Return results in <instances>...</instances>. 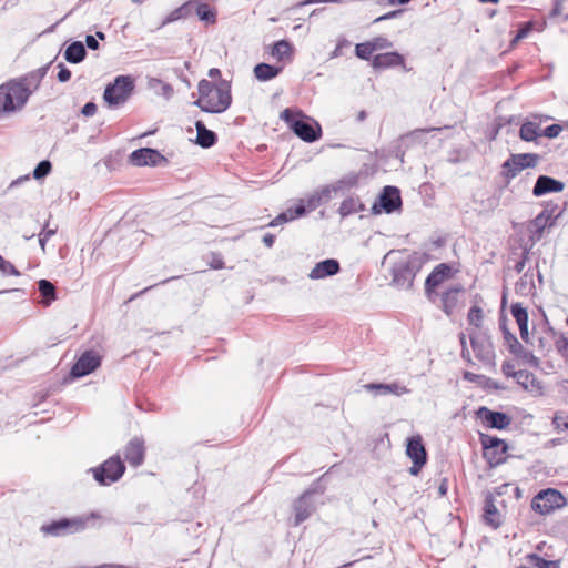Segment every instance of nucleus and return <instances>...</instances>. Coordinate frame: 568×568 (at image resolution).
Listing matches in <instances>:
<instances>
[{"label":"nucleus","mask_w":568,"mask_h":568,"mask_svg":"<svg viewBox=\"0 0 568 568\" xmlns=\"http://www.w3.org/2000/svg\"><path fill=\"white\" fill-rule=\"evenodd\" d=\"M63 57L69 63L78 64L87 57L85 45L81 41H73L65 48Z\"/></svg>","instance_id":"obj_29"},{"label":"nucleus","mask_w":568,"mask_h":568,"mask_svg":"<svg viewBox=\"0 0 568 568\" xmlns=\"http://www.w3.org/2000/svg\"><path fill=\"white\" fill-rule=\"evenodd\" d=\"M557 348L564 356H568V337H561L557 341Z\"/></svg>","instance_id":"obj_58"},{"label":"nucleus","mask_w":568,"mask_h":568,"mask_svg":"<svg viewBox=\"0 0 568 568\" xmlns=\"http://www.w3.org/2000/svg\"><path fill=\"white\" fill-rule=\"evenodd\" d=\"M459 338H460V344H462V347H463L462 356H463L464 359H467L469 362L470 361V355H469V351L466 348V336H465V334L462 333Z\"/></svg>","instance_id":"obj_61"},{"label":"nucleus","mask_w":568,"mask_h":568,"mask_svg":"<svg viewBox=\"0 0 568 568\" xmlns=\"http://www.w3.org/2000/svg\"><path fill=\"white\" fill-rule=\"evenodd\" d=\"M375 51H374V49H373V47H372L369 41L363 42V43H358L355 47V53L362 60H369V58L372 57V54Z\"/></svg>","instance_id":"obj_46"},{"label":"nucleus","mask_w":568,"mask_h":568,"mask_svg":"<svg viewBox=\"0 0 568 568\" xmlns=\"http://www.w3.org/2000/svg\"><path fill=\"white\" fill-rule=\"evenodd\" d=\"M314 490L304 491L293 504L295 513L294 526L301 525L305 521L315 510V504L313 500Z\"/></svg>","instance_id":"obj_18"},{"label":"nucleus","mask_w":568,"mask_h":568,"mask_svg":"<svg viewBox=\"0 0 568 568\" xmlns=\"http://www.w3.org/2000/svg\"><path fill=\"white\" fill-rule=\"evenodd\" d=\"M58 68H59V72H58L57 77H58L59 82L69 81L71 78V71L63 63H59Z\"/></svg>","instance_id":"obj_55"},{"label":"nucleus","mask_w":568,"mask_h":568,"mask_svg":"<svg viewBox=\"0 0 568 568\" xmlns=\"http://www.w3.org/2000/svg\"><path fill=\"white\" fill-rule=\"evenodd\" d=\"M51 170H52L51 162L49 160H42L37 164V166L33 170V173H32L33 179L42 180L50 174Z\"/></svg>","instance_id":"obj_43"},{"label":"nucleus","mask_w":568,"mask_h":568,"mask_svg":"<svg viewBox=\"0 0 568 568\" xmlns=\"http://www.w3.org/2000/svg\"><path fill=\"white\" fill-rule=\"evenodd\" d=\"M510 312L515 321L520 320L525 316V314H528L526 307L523 306L521 303H515L510 307Z\"/></svg>","instance_id":"obj_52"},{"label":"nucleus","mask_w":568,"mask_h":568,"mask_svg":"<svg viewBox=\"0 0 568 568\" xmlns=\"http://www.w3.org/2000/svg\"><path fill=\"white\" fill-rule=\"evenodd\" d=\"M480 440L483 444L485 452V456L488 458L490 466L499 465L504 462L503 455L507 452V444L505 440L491 436V435H480Z\"/></svg>","instance_id":"obj_13"},{"label":"nucleus","mask_w":568,"mask_h":568,"mask_svg":"<svg viewBox=\"0 0 568 568\" xmlns=\"http://www.w3.org/2000/svg\"><path fill=\"white\" fill-rule=\"evenodd\" d=\"M540 155L536 153H518L511 154L503 164V175L507 183L523 170L536 168L539 163Z\"/></svg>","instance_id":"obj_8"},{"label":"nucleus","mask_w":568,"mask_h":568,"mask_svg":"<svg viewBox=\"0 0 568 568\" xmlns=\"http://www.w3.org/2000/svg\"><path fill=\"white\" fill-rule=\"evenodd\" d=\"M191 2H195L193 12L195 11L201 21L206 23H214L216 21V11L207 3L199 0H191Z\"/></svg>","instance_id":"obj_32"},{"label":"nucleus","mask_w":568,"mask_h":568,"mask_svg":"<svg viewBox=\"0 0 568 568\" xmlns=\"http://www.w3.org/2000/svg\"><path fill=\"white\" fill-rule=\"evenodd\" d=\"M367 390L375 392L376 395H395L402 396L408 394L409 389L399 383H371L364 386Z\"/></svg>","instance_id":"obj_26"},{"label":"nucleus","mask_w":568,"mask_h":568,"mask_svg":"<svg viewBox=\"0 0 568 568\" xmlns=\"http://www.w3.org/2000/svg\"><path fill=\"white\" fill-rule=\"evenodd\" d=\"M91 50H98L99 49V41L94 36L88 34L85 37V44Z\"/></svg>","instance_id":"obj_59"},{"label":"nucleus","mask_w":568,"mask_h":568,"mask_svg":"<svg viewBox=\"0 0 568 568\" xmlns=\"http://www.w3.org/2000/svg\"><path fill=\"white\" fill-rule=\"evenodd\" d=\"M534 288V274L530 271L525 272L515 285L516 293L525 296L529 295Z\"/></svg>","instance_id":"obj_35"},{"label":"nucleus","mask_w":568,"mask_h":568,"mask_svg":"<svg viewBox=\"0 0 568 568\" xmlns=\"http://www.w3.org/2000/svg\"><path fill=\"white\" fill-rule=\"evenodd\" d=\"M557 206H546L541 213H539L532 221H531V232L534 236H537L538 239L541 237L542 232L546 227L552 226L555 220L559 217L560 212L557 211Z\"/></svg>","instance_id":"obj_19"},{"label":"nucleus","mask_w":568,"mask_h":568,"mask_svg":"<svg viewBox=\"0 0 568 568\" xmlns=\"http://www.w3.org/2000/svg\"><path fill=\"white\" fill-rule=\"evenodd\" d=\"M467 318L470 325L479 327L483 321V310L476 305L470 307Z\"/></svg>","instance_id":"obj_47"},{"label":"nucleus","mask_w":568,"mask_h":568,"mask_svg":"<svg viewBox=\"0 0 568 568\" xmlns=\"http://www.w3.org/2000/svg\"><path fill=\"white\" fill-rule=\"evenodd\" d=\"M565 505V496L554 488L540 490L531 500V509L540 515H548Z\"/></svg>","instance_id":"obj_7"},{"label":"nucleus","mask_w":568,"mask_h":568,"mask_svg":"<svg viewBox=\"0 0 568 568\" xmlns=\"http://www.w3.org/2000/svg\"><path fill=\"white\" fill-rule=\"evenodd\" d=\"M561 131L562 126L560 124H551L544 130V135L549 139H554L557 138Z\"/></svg>","instance_id":"obj_53"},{"label":"nucleus","mask_w":568,"mask_h":568,"mask_svg":"<svg viewBox=\"0 0 568 568\" xmlns=\"http://www.w3.org/2000/svg\"><path fill=\"white\" fill-rule=\"evenodd\" d=\"M101 365V356L93 349L84 351L70 371L72 378H80L93 373Z\"/></svg>","instance_id":"obj_11"},{"label":"nucleus","mask_w":568,"mask_h":568,"mask_svg":"<svg viewBox=\"0 0 568 568\" xmlns=\"http://www.w3.org/2000/svg\"><path fill=\"white\" fill-rule=\"evenodd\" d=\"M195 129H196V139L195 143L199 144L202 148H211L213 146L217 141V135L215 132L209 130L205 124L197 120L195 122Z\"/></svg>","instance_id":"obj_28"},{"label":"nucleus","mask_w":568,"mask_h":568,"mask_svg":"<svg viewBox=\"0 0 568 568\" xmlns=\"http://www.w3.org/2000/svg\"><path fill=\"white\" fill-rule=\"evenodd\" d=\"M357 183V178L355 175L343 178L338 181H336L333 184H329V187L332 189V192L338 193L343 192L346 189L353 187Z\"/></svg>","instance_id":"obj_41"},{"label":"nucleus","mask_w":568,"mask_h":568,"mask_svg":"<svg viewBox=\"0 0 568 568\" xmlns=\"http://www.w3.org/2000/svg\"><path fill=\"white\" fill-rule=\"evenodd\" d=\"M95 513H91L89 516H78L73 518H60L53 520L50 524L43 525L41 531L50 536H65L83 531L87 528V524L90 519L97 518Z\"/></svg>","instance_id":"obj_4"},{"label":"nucleus","mask_w":568,"mask_h":568,"mask_svg":"<svg viewBox=\"0 0 568 568\" xmlns=\"http://www.w3.org/2000/svg\"><path fill=\"white\" fill-rule=\"evenodd\" d=\"M214 89H216V84L205 79L201 80L197 84L200 97L195 102L207 103L205 99L214 91Z\"/></svg>","instance_id":"obj_40"},{"label":"nucleus","mask_w":568,"mask_h":568,"mask_svg":"<svg viewBox=\"0 0 568 568\" xmlns=\"http://www.w3.org/2000/svg\"><path fill=\"white\" fill-rule=\"evenodd\" d=\"M97 112V104L94 102H87L81 110L84 116H92Z\"/></svg>","instance_id":"obj_57"},{"label":"nucleus","mask_w":568,"mask_h":568,"mask_svg":"<svg viewBox=\"0 0 568 568\" xmlns=\"http://www.w3.org/2000/svg\"><path fill=\"white\" fill-rule=\"evenodd\" d=\"M437 130H439V129L438 128L416 129L406 134H403L399 138L398 145L396 146V158L400 159V161L403 162L405 151L408 148H410L415 144L426 143L427 133L437 131Z\"/></svg>","instance_id":"obj_17"},{"label":"nucleus","mask_w":568,"mask_h":568,"mask_svg":"<svg viewBox=\"0 0 568 568\" xmlns=\"http://www.w3.org/2000/svg\"><path fill=\"white\" fill-rule=\"evenodd\" d=\"M526 261H527V253H524L523 257L515 265V271L517 273H521L524 271Z\"/></svg>","instance_id":"obj_63"},{"label":"nucleus","mask_w":568,"mask_h":568,"mask_svg":"<svg viewBox=\"0 0 568 568\" xmlns=\"http://www.w3.org/2000/svg\"><path fill=\"white\" fill-rule=\"evenodd\" d=\"M564 189V182L548 175H539L534 185L532 194L539 197L548 193L561 192Z\"/></svg>","instance_id":"obj_22"},{"label":"nucleus","mask_w":568,"mask_h":568,"mask_svg":"<svg viewBox=\"0 0 568 568\" xmlns=\"http://www.w3.org/2000/svg\"><path fill=\"white\" fill-rule=\"evenodd\" d=\"M291 52H292L291 43L286 40H278L274 43L271 54L273 58L281 61L285 57L290 55Z\"/></svg>","instance_id":"obj_38"},{"label":"nucleus","mask_w":568,"mask_h":568,"mask_svg":"<svg viewBox=\"0 0 568 568\" xmlns=\"http://www.w3.org/2000/svg\"><path fill=\"white\" fill-rule=\"evenodd\" d=\"M51 65V62L48 63L47 65L44 67H41L39 69H36L29 73H27L26 75L17 79L23 88H27L29 90V93L31 94L33 91H36L42 79L45 77L49 68Z\"/></svg>","instance_id":"obj_27"},{"label":"nucleus","mask_w":568,"mask_h":568,"mask_svg":"<svg viewBox=\"0 0 568 568\" xmlns=\"http://www.w3.org/2000/svg\"><path fill=\"white\" fill-rule=\"evenodd\" d=\"M540 135L539 125L535 122H524L519 129L520 139L527 142L535 141Z\"/></svg>","instance_id":"obj_37"},{"label":"nucleus","mask_w":568,"mask_h":568,"mask_svg":"<svg viewBox=\"0 0 568 568\" xmlns=\"http://www.w3.org/2000/svg\"><path fill=\"white\" fill-rule=\"evenodd\" d=\"M513 377L525 389H528L529 385L535 382V375L526 369H520V371H517L516 373H513Z\"/></svg>","instance_id":"obj_42"},{"label":"nucleus","mask_w":568,"mask_h":568,"mask_svg":"<svg viewBox=\"0 0 568 568\" xmlns=\"http://www.w3.org/2000/svg\"><path fill=\"white\" fill-rule=\"evenodd\" d=\"M195 2L187 1L175 10L171 11L163 21V24H168L180 19L190 17L193 13Z\"/></svg>","instance_id":"obj_33"},{"label":"nucleus","mask_w":568,"mask_h":568,"mask_svg":"<svg viewBox=\"0 0 568 568\" xmlns=\"http://www.w3.org/2000/svg\"><path fill=\"white\" fill-rule=\"evenodd\" d=\"M365 206L357 197H348L341 203L338 213L342 217L364 211Z\"/></svg>","instance_id":"obj_34"},{"label":"nucleus","mask_w":568,"mask_h":568,"mask_svg":"<svg viewBox=\"0 0 568 568\" xmlns=\"http://www.w3.org/2000/svg\"><path fill=\"white\" fill-rule=\"evenodd\" d=\"M93 478L102 486L118 481L125 471V466L119 456H113L95 468H91Z\"/></svg>","instance_id":"obj_6"},{"label":"nucleus","mask_w":568,"mask_h":568,"mask_svg":"<svg viewBox=\"0 0 568 568\" xmlns=\"http://www.w3.org/2000/svg\"><path fill=\"white\" fill-rule=\"evenodd\" d=\"M469 338L476 357L485 364H491L495 352L490 337L485 333L473 332L469 334Z\"/></svg>","instance_id":"obj_12"},{"label":"nucleus","mask_w":568,"mask_h":568,"mask_svg":"<svg viewBox=\"0 0 568 568\" xmlns=\"http://www.w3.org/2000/svg\"><path fill=\"white\" fill-rule=\"evenodd\" d=\"M406 455L413 463V466L409 468V473L413 476H417L427 462V452L420 435H415L407 439Z\"/></svg>","instance_id":"obj_10"},{"label":"nucleus","mask_w":568,"mask_h":568,"mask_svg":"<svg viewBox=\"0 0 568 568\" xmlns=\"http://www.w3.org/2000/svg\"><path fill=\"white\" fill-rule=\"evenodd\" d=\"M29 90L17 80L0 85V113H10L22 109L30 98Z\"/></svg>","instance_id":"obj_1"},{"label":"nucleus","mask_w":568,"mask_h":568,"mask_svg":"<svg viewBox=\"0 0 568 568\" xmlns=\"http://www.w3.org/2000/svg\"><path fill=\"white\" fill-rule=\"evenodd\" d=\"M501 369L504 374H506L507 376H513V373L517 372L514 371V364H511L510 362H505L501 366Z\"/></svg>","instance_id":"obj_64"},{"label":"nucleus","mask_w":568,"mask_h":568,"mask_svg":"<svg viewBox=\"0 0 568 568\" xmlns=\"http://www.w3.org/2000/svg\"><path fill=\"white\" fill-rule=\"evenodd\" d=\"M403 13V10H395V11H390L384 16H381L378 18L375 19V22H378V21H382V20H388V19H392V18H395L399 14Z\"/></svg>","instance_id":"obj_62"},{"label":"nucleus","mask_w":568,"mask_h":568,"mask_svg":"<svg viewBox=\"0 0 568 568\" xmlns=\"http://www.w3.org/2000/svg\"><path fill=\"white\" fill-rule=\"evenodd\" d=\"M152 83L158 84L161 87L160 94L165 98L166 100H170L174 93V89L171 84L163 82L160 79H153Z\"/></svg>","instance_id":"obj_49"},{"label":"nucleus","mask_w":568,"mask_h":568,"mask_svg":"<svg viewBox=\"0 0 568 568\" xmlns=\"http://www.w3.org/2000/svg\"><path fill=\"white\" fill-rule=\"evenodd\" d=\"M144 442L139 437L132 438L124 448L125 460L134 467L142 465L144 460Z\"/></svg>","instance_id":"obj_23"},{"label":"nucleus","mask_w":568,"mask_h":568,"mask_svg":"<svg viewBox=\"0 0 568 568\" xmlns=\"http://www.w3.org/2000/svg\"><path fill=\"white\" fill-rule=\"evenodd\" d=\"M465 293V288L460 284H455L450 287H448L445 292H443L440 296L442 311L450 316L454 311L459 306L462 296Z\"/></svg>","instance_id":"obj_20"},{"label":"nucleus","mask_w":568,"mask_h":568,"mask_svg":"<svg viewBox=\"0 0 568 568\" xmlns=\"http://www.w3.org/2000/svg\"><path fill=\"white\" fill-rule=\"evenodd\" d=\"M341 271L339 262L335 258H327L315 264L308 274L311 280H322L336 275Z\"/></svg>","instance_id":"obj_24"},{"label":"nucleus","mask_w":568,"mask_h":568,"mask_svg":"<svg viewBox=\"0 0 568 568\" xmlns=\"http://www.w3.org/2000/svg\"><path fill=\"white\" fill-rule=\"evenodd\" d=\"M416 275L415 267L409 263H397L393 267V284L399 288H410Z\"/></svg>","instance_id":"obj_21"},{"label":"nucleus","mask_w":568,"mask_h":568,"mask_svg":"<svg viewBox=\"0 0 568 568\" xmlns=\"http://www.w3.org/2000/svg\"><path fill=\"white\" fill-rule=\"evenodd\" d=\"M402 206L400 191L396 186L387 185L383 189L378 199L372 206V213L377 215L383 212L390 214Z\"/></svg>","instance_id":"obj_9"},{"label":"nucleus","mask_w":568,"mask_h":568,"mask_svg":"<svg viewBox=\"0 0 568 568\" xmlns=\"http://www.w3.org/2000/svg\"><path fill=\"white\" fill-rule=\"evenodd\" d=\"M484 511H485L484 517H485L486 524H488L489 526H491L494 528H497L500 526L501 523L499 519V514L494 504V498L490 495L487 496L485 499Z\"/></svg>","instance_id":"obj_31"},{"label":"nucleus","mask_w":568,"mask_h":568,"mask_svg":"<svg viewBox=\"0 0 568 568\" xmlns=\"http://www.w3.org/2000/svg\"><path fill=\"white\" fill-rule=\"evenodd\" d=\"M207 103L194 102V105L199 106L203 112L206 113H222L226 111L232 103L231 84L226 80H221L216 84V89L205 99Z\"/></svg>","instance_id":"obj_5"},{"label":"nucleus","mask_w":568,"mask_h":568,"mask_svg":"<svg viewBox=\"0 0 568 568\" xmlns=\"http://www.w3.org/2000/svg\"><path fill=\"white\" fill-rule=\"evenodd\" d=\"M372 65L375 69H386L397 65H402L404 69H406L404 57L396 51L374 55Z\"/></svg>","instance_id":"obj_25"},{"label":"nucleus","mask_w":568,"mask_h":568,"mask_svg":"<svg viewBox=\"0 0 568 568\" xmlns=\"http://www.w3.org/2000/svg\"><path fill=\"white\" fill-rule=\"evenodd\" d=\"M565 0H554V8L550 12V17H557L562 13V3Z\"/></svg>","instance_id":"obj_60"},{"label":"nucleus","mask_w":568,"mask_h":568,"mask_svg":"<svg viewBox=\"0 0 568 568\" xmlns=\"http://www.w3.org/2000/svg\"><path fill=\"white\" fill-rule=\"evenodd\" d=\"M290 214V219L294 220L300 216H303L306 212H310L307 206L304 203V200H300L298 204H296L294 207H291L287 210Z\"/></svg>","instance_id":"obj_48"},{"label":"nucleus","mask_w":568,"mask_h":568,"mask_svg":"<svg viewBox=\"0 0 568 568\" xmlns=\"http://www.w3.org/2000/svg\"><path fill=\"white\" fill-rule=\"evenodd\" d=\"M134 91V79L131 75H118L103 92V100L111 109L123 105Z\"/></svg>","instance_id":"obj_3"},{"label":"nucleus","mask_w":568,"mask_h":568,"mask_svg":"<svg viewBox=\"0 0 568 568\" xmlns=\"http://www.w3.org/2000/svg\"><path fill=\"white\" fill-rule=\"evenodd\" d=\"M282 71L281 67L272 65L268 63H258L254 67V75L260 81H270L276 78Z\"/></svg>","instance_id":"obj_30"},{"label":"nucleus","mask_w":568,"mask_h":568,"mask_svg":"<svg viewBox=\"0 0 568 568\" xmlns=\"http://www.w3.org/2000/svg\"><path fill=\"white\" fill-rule=\"evenodd\" d=\"M374 51L388 49L393 47V43L385 37H376L369 41Z\"/></svg>","instance_id":"obj_50"},{"label":"nucleus","mask_w":568,"mask_h":568,"mask_svg":"<svg viewBox=\"0 0 568 568\" xmlns=\"http://www.w3.org/2000/svg\"><path fill=\"white\" fill-rule=\"evenodd\" d=\"M288 221H292V219H290V214L286 211V212H283V213L278 214L275 219H273L270 222L268 226L274 227V226H277V225H280L282 223H286Z\"/></svg>","instance_id":"obj_56"},{"label":"nucleus","mask_w":568,"mask_h":568,"mask_svg":"<svg viewBox=\"0 0 568 568\" xmlns=\"http://www.w3.org/2000/svg\"><path fill=\"white\" fill-rule=\"evenodd\" d=\"M476 416L486 425V427L498 430L506 429L511 423L510 416L506 413L491 410L485 406L477 409Z\"/></svg>","instance_id":"obj_16"},{"label":"nucleus","mask_w":568,"mask_h":568,"mask_svg":"<svg viewBox=\"0 0 568 568\" xmlns=\"http://www.w3.org/2000/svg\"><path fill=\"white\" fill-rule=\"evenodd\" d=\"M0 274L2 276L13 275V276H20V271L17 270V267L9 261H7L1 254H0Z\"/></svg>","instance_id":"obj_45"},{"label":"nucleus","mask_w":568,"mask_h":568,"mask_svg":"<svg viewBox=\"0 0 568 568\" xmlns=\"http://www.w3.org/2000/svg\"><path fill=\"white\" fill-rule=\"evenodd\" d=\"M303 200L310 212L323 204L316 191Z\"/></svg>","instance_id":"obj_51"},{"label":"nucleus","mask_w":568,"mask_h":568,"mask_svg":"<svg viewBox=\"0 0 568 568\" xmlns=\"http://www.w3.org/2000/svg\"><path fill=\"white\" fill-rule=\"evenodd\" d=\"M281 119L288 124L294 134L305 142L312 143L321 138V125L317 122L312 121L310 118L301 115L300 119H296L291 109H285L281 113Z\"/></svg>","instance_id":"obj_2"},{"label":"nucleus","mask_w":568,"mask_h":568,"mask_svg":"<svg viewBox=\"0 0 568 568\" xmlns=\"http://www.w3.org/2000/svg\"><path fill=\"white\" fill-rule=\"evenodd\" d=\"M316 193L321 197L322 203H327L332 199V189L329 185H324L321 189L316 190Z\"/></svg>","instance_id":"obj_54"},{"label":"nucleus","mask_w":568,"mask_h":568,"mask_svg":"<svg viewBox=\"0 0 568 568\" xmlns=\"http://www.w3.org/2000/svg\"><path fill=\"white\" fill-rule=\"evenodd\" d=\"M529 558L537 568H560V564L557 560H548L536 554L530 555Z\"/></svg>","instance_id":"obj_44"},{"label":"nucleus","mask_w":568,"mask_h":568,"mask_svg":"<svg viewBox=\"0 0 568 568\" xmlns=\"http://www.w3.org/2000/svg\"><path fill=\"white\" fill-rule=\"evenodd\" d=\"M38 288L43 297L44 305H50L57 298L55 286L50 281L40 280L38 282Z\"/></svg>","instance_id":"obj_36"},{"label":"nucleus","mask_w":568,"mask_h":568,"mask_svg":"<svg viewBox=\"0 0 568 568\" xmlns=\"http://www.w3.org/2000/svg\"><path fill=\"white\" fill-rule=\"evenodd\" d=\"M452 277V267L446 263H440L432 271L425 281V293L429 301L435 302V290L443 282Z\"/></svg>","instance_id":"obj_14"},{"label":"nucleus","mask_w":568,"mask_h":568,"mask_svg":"<svg viewBox=\"0 0 568 568\" xmlns=\"http://www.w3.org/2000/svg\"><path fill=\"white\" fill-rule=\"evenodd\" d=\"M130 162L136 166H159L168 163V160L155 149L141 148L130 154Z\"/></svg>","instance_id":"obj_15"},{"label":"nucleus","mask_w":568,"mask_h":568,"mask_svg":"<svg viewBox=\"0 0 568 568\" xmlns=\"http://www.w3.org/2000/svg\"><path fill=\"white\" fill-rule=\"evenodd\" d=\"M503 332H504V338L505 341L507 342L508 346H509V351L510 353H513L514 355L516 356H519L521 355L523 351H524V347L523 345L518 342L517 337L511 334L505 325H500Z\"/></svg>","instance_id":"obj_39"}]
</instances>
